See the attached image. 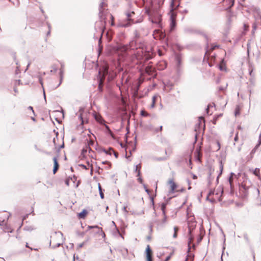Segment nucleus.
Masks as SVG:
<instances>
[{"label":"nucleus","mask_w":261,"mask_h":261,"mask_svg":"<svg viewBox=\"0 0 261 261\" xmlns=\"http://www.w3.org/2000/svg\"><path fill=\"white\" fill-rule=\"evenodd\" d=\"M179 1L180 0H172L170 4V11L169 14L170 15V28L171 31H172L176 27V13L174 12V10L179 7Z\"/></svg>","instance_id":"f257e3e1"},{"label":"nucleus","mask_w":261,"mask_h":261,"mask_svg":"<svg viewBox=\"0 0 261 261\" xmlns=\"http://www.w3.org/2000/svg\"><path fill=\"white\" fill-rule=\"evenodd\" d=\"M98 73L99 76L98 78V89L99 91H102L106 76L108 75V80L111 81L114 79V75H110V73L109 71V67L107 66H103L102 70L99 71Z\"/></svg>","instance_id":"f03ea898"},{"label":"nucleus","mask_w":261,"mask_h":261,"mask_svg":"<svg viewBox=\"0 0 261 261\" xmlns=\"http://www.w3.org/2000/svg\"><path fill=\"white\" fill-rule=\"evenodd\" d=\"M145 13L148 15L150 21L156 24H159L161 21V15L156 10L146 9Z\"/></svg>","instance_id":"7ed1b4c3"},{"label":"nucleus","mask_w":261,"mask_h":261,"mask_svg":"<svg viewBox=\"0 0 261 261\" xmlns=\"http://www.w3.org/2000/svg\"><path fill=\"white\" fill-rule=\"evenodd\" d=\"M215 193V195L217 196V198L219 201L221 200V197L223 193V189L222 187H218L217 189L215 191L211 190L208 194L207 197L212 195H214Z\"/></svg>","instance_id":"20e7f679"},{"label":"nucleus","mask_w":261,"mask_h":261,"mask_svg":"<svg viewBox=\"0 0 261 261\" xmlns=\"http://www.w3.org/2000/svg\"><path fill=\"white\" fill-rule=\"evenodd\" d=\"M105 5L104 2H102L100 3L99 5V18L100 19V21L102 22L104 21L105 22V19H106V15H105V12L104 10L102 9V7L103 5Z\"/></svg>","instance_id":"39448f33"},{"label":"nucleus","mask_w":261,"mask_h":261,"mask_svg":"<svg viewBox=\"0 0 261 261\" xmlns=\"http://www.w3.org/2000/svg\"><path fill=\"white\" fill-rule=\"evenodd\" d=\"M145 72L147 74L152 76L153 77H155L156 76V74L155 73V68H153L152 66H147L145 68Z\"/></svg>","instance_id":"423d86ee"},{"label":"nucleus","mask_w":261,"mask_h":261,"mask_svg":"<svg viewBox=\"0 0 261 261\" xmlns=\"http://www.w3.org/2000/svg\"><path fill=\"white\" fill-rule=\"evenodd\" d=\"M146 258L147 261H152V251L149 245H147L146 249Z\"/></svg>","instance_id":"0eeeda50"},{"label":"nucleus","mask_w":261,"mask_h":261,"mask_svg":"<svg viewBox=\"0 0 261 261\" xmlns=\"http://www.w3.org/2000/svg\"><path fill=\"white\" fill-rule=\"evenodd\" d=\"M53 161H54V163L53 173H54V174H55L57 172V171H58L59 166V164H58L57 159L56 157H54L53 158Z\"/></svg>","instance_id":"6e6552de"},{"label":"nucleus","mask_w":261,"mask_h":261,"mask_svg":"<svg viewBox=\"0 0 261 261\" xmlns=\"http://www.w3.org/2000/svg\"><path fill=\"white\" fill-rule=\"evenodd\" d=\"M117 49L122 52H125L128 49V46L126 45L120 44L118 46Z\"/></svg>","instance_id":"1a4fd4ad"},{"label":"nucleus","mask_w":261,"mask_h":261,"mask_svg":"<svg viewBox=\"0 0 261 261\" xmlns=\"http://www.w3.org/2000/svg\"><path fill=\"white\" fill-rule=\"evenodd\" d=\"M169 184L170 185L171 192L172 193L174 192V191H175V189L176 188V187H177L176 184L172 180H170L169 181Z\"/></svg>","instance_id":"9d476101"},{"label":"nucleus","mask_w":261,"mask_h":261,"mask_svg":"<svg viewBox=\"0 0 261 261\" xmlns=\"http://www.w3.org/2000/svg\"><path fill=\"white\" fill-rule=\"evenodd\" d=\"M94 118L95 120L98 121L100 124H103V122H105V120L102 119L101 116L99 115V114H95L94 115Z\"/></svg>","instance_id":"9b49d317"},{"label":"nucleus","mask_w":261,"mask_h":261,"mask_svg":"<svg viewBox=\"0 0 261 261\" xmlns=\"http://www.w3.org/2000/svg\"><path fill=\"white\" fill-rule=\"evenodd\" d=\"M196 154V159L198 160V161L200 162L201 161V158L202 156V153L200 152V149H196L195 151Z\"/></svg>","instance_id":"f8f14e48"},{"label":"nucleus","mask_w":261,"mask_h":261,"mask_svg":"<svg viewBox=\"0 0 261 261\" xmlns=\"http://www.w3.org/2000/svg\"><path fill=\"white\" fill-rule=\"evenodd\" d=\"M93 228H96L98 229L99 231H100V233L102 234L103 237H105V233L102 231V228L100 227H99L98 226H88V229H91Z\"/></svg>","instance_id":"ddd939ff"},{"label":"nucleus","mask_w":261,"mask_h":261,"mask_svg":"<svg viewBox=\"0 0 261 261\" xmlns=\"http://www.w3.org/2000/svg\"><path fill=\"white\" fill-rule=\"evenodd\" d=\"M63 68H64V65L63 64H61V68L60 69V82L56 88H57L58 87H59L61 83V82H62V80L63 79V71H64Z\"/></svg>","instance_id":"4468645a"},{"label":"nucleus","mask_w":261,"mask_h":261,"mask_svg":"<svg viewBox=\"0 0 261 261\" xmlns=\"http://www.w3.org/2000/svg\"><path fill=\"white\" fill-rule=\"evenodd\" d=\"M3 230L5 232H12L13 229L9 226L5 225L3 227Z\"/></svg>","instance_id":"2eb2a0df"},{"label":"nucleus","mask_w":261,"mask_h":261,"mask_svg":"<svg viewBox=\"0 0 261 261\" xmlns=\"http://www.w3.org/2000/svg\"><path fill=\"white\" fill-rule=\"evenodd\" d=\"M158 97V95H154L153 97H152V103L150 106V108H153L155 106V102H156V99Z\"/></svg>","instance_id":"dca6fc26"},{"label":"nucleus","mask_w":261,"mask_h":261,"mask_svg":"<svg viewBox=\"0 0 261 261\" xmlns=\"http://www.w3.org/2000/svg\"><path fill=\"white\" fill-rule=\"evenodd\" d=\"M98 191H99V195H100V198L101 199H103L104 198V194H103V193L102 192V188H101V187L100 186V184L99 183H98Z\"/></svg>","instance_id":"f3484780"},{"label":"nucleus","mask_w":261,"mask_h":261,"mask_svg":"<svg viewBox=\"0 0 261 261\" xmlns=\"http://www.w3.org/2000/svg\"><path fill=\"white\" fill-rule=\"evenodd\" d=\"M174 230V233L173 234V238L176 239L177 237V232L179 230V228L177 226H175L173 228Z\"/></svg>","instance_id":"a211bd4d"},{"label":"nucleus","mask_w":261,"mask_h":261,"mask_svg":"<svg viewBox=\"0 0 261 261\" xmlns=\"http://www.w3.org/2000/svg\"><path fill=\"white\" fill-rule=\"evenodd\" d=\"M219 69L221 71L226 70L225 64L224 63V59L222 60L221 64L219 65Z\"/></svg>","instance_id":"6ab92c4d"},{"label":"nucleus","mask_w":261,"mask_h":261,"mask_svg":"<svg viewBox=\"0 0 261 261\" xmlns=\"http://www.w3.org/2000/svg\"><path fill=\"white\" fill-rule=\"evenodd\" d=\"M189 233H190V237L189 238V241H188V246H189V248H188V250L189 251H190V244L193 242V238L191 236V231L190 230L189 231Z\"/></svg>","instance_id":"aec40b11"},{"label":"nucleus","mask_w":261,"mask_h":261,"mask_svg":"<svg viewBox=\"0 0 261 261\" xmlns=\"http://www.w3.org/2000/svg\"><path fill=\"white\" fill-rule=\"evenodd\" d=\"M87 214V211L85 210H84L82 212H81L79 214V216L80 218H84Z\"/></svg>","instance_id":"412c9836"},{"label":"nucleus","mask_w":261,"mask_h":261,"mask_svg":"<svg viewBox=\"0 0 261 261\" xmlns=\"http://www.w3.org/2000/svg\"><path fill=\"white\" fill-rule=\"evenodd\" d=\"M103 151L106 154L109 155H111L114 152V150L112 148H109L108 149H104Z\"/></svg>","instance_id":"4be33fe9"},{"label":"nucleus","mask_w":261,"mask_h":261,"mask_svg":"<svg viewBox=\"0 0 261 261\" xmlns=\"http://www.w3.org/2000/svg\"><path fill=\"white\" fill-rule=\"evenodd\" d=\"M225 3H228L229 8H231L234 4V0H223Z\"/></svg>","instance_id":"5701e85b"},{"label":"nucleus","mask_w":261,"mask_h":261,"mask_svg":"<svg viewBox=\"0 0 261 261\" xmlns=\"http://www.w3.org/2000/svg\"><path fill=\"white\" fill-rule=\"evenodd\" d=\"M233 175H234V174L233 173H231L229 177L228 178V181L229 182V184H230L231 187L232 186Z\"/></svg>","instance_id":"b1692460"},{"label":"nucleus","mask_w":261,"mask_h":261,"mask_svg":"<svg viewBox=\"0 0 261 261\" xmlns=\"http://www.w3.org/2000/svg\"><path fill=\"white\" fill-rule=\"evenodd\" d=\"M163 216L164 218L161 221V224L162 225H164V224H166L167 221V217L166 215V214H165V215H163Z\"/></svg>","instance_id":"393cba45"},{"label":"nucleus","mask_w":261,"mask_h":261,"mask_svg":"<svg viewBox=\"0 0 261 261\" xmlns=\"http://www.w3.org/2000/svg\"><path fill=\"white\" fill-rule=\"evenodd\" d=\"M166 207V204L164 203H163L161 205V210L162 211L163 215H165L166 214L165 209Z\"/></svg>","instance_id":"a878e982"},{"label":"nucleus","mask_w":261,"mask_h":261,"mask_svg":"<svg viewBox=\"0 0 261 261\" xmlns=\"http://www.w3.org/2000/svg\"><path fill=\"white\" fill-rule=\"evenodd\" d=\"M134 14H135V13L133 11L130 12V13H127L126 14V16H127V18L128 20H129V21H133V20H132L130 19V18L132 17V15H134Z\"/></svg>","instance_id":"bb28decb"},{"label":"nucleus","mask_w":261,"mask_h":261,"mask_svg":"<svg viewBox=\"0 0 261 261\" xmlns=\"http://www.w3.org/2000/svg\"><path fill=\"white\" fill-rule=\"evenodd\" d=\"M55 236L57 238H62L63 237V233L60 231L56 232L55 233Z\"/></svg>","instance_id":"cd10ccee"},{"label":"nucleus","mask_w":261,"mask_h":261,"mask_svg":"<svg viewBox=\"0 0 261 261\" xmlns=\"http://www.w3.org/2000/svg\"><path fill=\"white\" fill-rule=\"evenodd\" d=\"M260 143V142H259V143L258 144H257V145L255 146V147H254V148L251 150V153H250L251 154H253V153H254L255 152V151H256V149L258 148V147L259 146V145Z\"/></svg>","instance_id":"c85d7f7f"},{"label":"nucleus","mask_w":261,"mask_h":261,"mask_svg":"<svg viewBox=\"0 0 261 261\" xmlns=\"http://www.w3.org/2000/svg\"><path fill=\"white\" fill-rule=\"evenodd\" d=\"M259 172H260V170L258 168H255L254 169V170L253 171L254 174L257 176H259Z\"/></svg>","instance_id":"c756f323"},{"label":"nucleus","mask_w":261,"mask_h":261,"mask_svg":"<svg viewBox=\"0 0 261 261\" xmlns=\"http://www.w3.org/2000/svg\"><path fill=\"white\" fill-rule=\"evenodd\" d=\"M112 223H113V224H114L115 226H116L115 223L114 221H113ZM115 227H116V232L119 234V236H120L121 237H122L123 239V237L122 234L121 233V232L119 231V229L116 227V226H115Z\"/></svg>","instance_id":"7c9ffc66"},{"label":"nucleus","mask_w":261,"mask_h":261,"mask_svg":"<svg viewBox=\"0 0 261 261\" xmlns=\"http://www.w3.org/2000/svg\"><path fill=\"white\" fill-rule=\"evenodd\" d=\"M220 174H219V175L217 176V181H218V178H219V177L220 175L222 174V170H223V165H222V162L221 161V162H220Z\"/></svg>","instance_id":"2f4dec72"},{"label":"nucleus","mask_w":261,"mask_h":261,"mask_svg":"<svg viewBox=\"0 0 261 261\" xmlns=\"http://www.w3.org/2000/svg\"><path fill=\"white\" fill-rule=\"evenodd\" d=\"M145 57L146 60H148L152 58V55L148 53L145 55Z\"/></svg>","instance_id":"473e14b6"},{"label":"nucleus","mask_w":261,"mask_h":261,"mask_svg":"<svg viewBox=\"0 0 261 261\" xmlns=\"http://www.w3.org/2000/svg\"><path fill=\"white\" fill-rule=\"evenodd\" d=\"M141 115L142 116L146 117L149 115V114L145 111H141Z\"/></svg>","instance_id":"72a5a7b5"},{"label":"nucleus","mask_w":261,"mask_h":261,"mask_svg":"<svg viewBox=\"0 0 261 261\" xmlns=\"http://www.w3.org/2000/svg\"><path fill=\"white\" fill-rule=\"evenodd\" d=\"M165 86L170 88L171 89L172 87L173 86V84L171 83L168 82L165 84Z\"/></svg>","instance_id":"f704fd0d"},{"label":"nucleus","mask_w":261,"mask_h":261,"mask_svg":"<svg viewBox=\"0 0 261 261\" xmlns=\"http://www.w3.org/2000/svg\"><path fill=\"white\" fill-rule=\"evenodd\" d=\"M141 168V165L140 164L137 165L136 166L135 171L138 172L139 170H140Z\"/></svg>","instance_id":"c9c22d12"},{"label":"nucleus","mask_w":261,"mask_h":261,"mask_svg":"<svg viewBox=\"0 0 261 261\" xmlns=\"http://www.w3.org/2000/svg\"><path fill=\"white\" fill-rule=\"evenodd\" d=\"M62 244V243L61 242H58V243H57L56 244V245H54L52 246V248H56L57 247H59Z\"/></svg>","instance_id":"e433bc0d"},{"label":"nucleus","mask_w":261,"mask_h":261,"mask_svg":"<svg viewBox=\"0 0 261 261\" xmlns=\"http://www.w3.org/2000/svg\"><path fill=\"white\" fill-rule=\"evenodd\" d=\"M47 24L48 28L49 29V30H48L47 33V35H49L50 34V28H51V26H50V24L48 22H47Z\"/></svg>","instance_id":"4c0bfd02"},{"label":"nucleus","mask_w":261,"mask_h":261,"mask_svg":"<svg viewBox=\"0 0 261 261\" xmlns=\"http://www.w3.org/2000/svg\"><path fill=\"white\" fill-rule=\"evenodd\" d=\"M134 35H135V37H136V38L139 37V33L137 30L135 31Z\"/></svg>","instance_id":"58836bf2"},{"label":"nucleus","mask_w":261,"mask_h":261,"mask_svg":"<svg viewBox=\"0 0 261 261\" xmlns=\"http://www.w3.org/2000/svg\"><path fill=\"white\" fill-rule=\"evenodd\" d=\"M142 82H143V80H141L140 79L139 81L138 82V84L137 87V90H138V89H139L140 86Z\"/></svg>","instance_id":"ea45409f"},{"label":"nucleus","mask_w":261,"mask_h":261,"mask_svg":"<svg viewBox=\"0 0 261 261\" xmlns=\"http://www.w3.org/2000/svg\"><path fill=\"white\" fill-rule=\"evenodd\" d=\"M28 109L30 111H31L32 113L33 114V115H35V113H34V111L33 110V107H31V106H29L28 108Z\"/></svg>","instance_id":"a19ab883"},{"label":"nucleus","mask_w":261,"mask_h":261,"mask_svg":"<svg viewBox=\"0 0 261 261\" xmlns=\"http://www.w3.org/2000/svg\"><path fill=\"white\" fill-rule=\"evenodd\" d=\"M239 139L238 137V132L236 134L235 137L234 138V140L235 142H237Z\"/></svg>","instance_id":"79ce46f5"},{"label":"nucleus","mask_w":261,"mask_h":261,"mask_svg":"<svg viewBox=\"0 0 261 261\" xmlns=\"http://www.w3.org/2000/svg\"><path fill=\"white\" fill-rule=\"evenodd\" d=\"M39 83L40 84L42 85V86L43 87V81H42V79L41 76H39Z\"/></svg>","instance_id":"37998d69"},{"label":"nucleus","mask_w":261,"mask_h":261,"mask_svg":"<svg viewBox=\"0 0 261 261\" xmlns=\"http://www.w3.org/2000/svg\"><path fill=\"white\" fill-rule=\"evenodd\" d=\"M143 186L145 190V191L148 194L149 193V190L147 188L145 184H143Z\"/></svg>","instance_id":"c03bdc74"},{"label":"nucleus","mask_w":261,"mask_h":261,"mask_svg":"<svg viewBox=\"0 0 261 261\" xmlns=\"http://www.w3.org/2000/svg\"><path fill=\"white\" fill-rule=\"evenodd\" d=\"M138 181L141 184H143V179L140 177H139L138 179H137Z\"/></svg>","instance_id":"a18cd8bd"},{"label":"nucleus","mask_w":261,"mask_h":261,"mask_svg":"<svg viewBox=\"0 0 261 261\" xmlns=\"http://www.w3.org/2000/svg\"><path fill=\"white\" fill-rule=\"evenodd\" d=\"M87 149H86V148H83V149H82V153L83 154H84L85 153H86L87 152Z\"/></svg>","instance_id":"49530a36"},{"label":"nucleus","mask_w":261,"mask_h":261,"mask_svg":"<svg viewBox=\"0 0 261 261\" xmlns=\"http://www.w3.org/2000/svg\"><path fill=\"white\" fill-rule=\"evenodd\" d=\"M84 244H85V242H83V243L79 244L78 246L79 248H82L84 246Z\"/></svg>","instance_id":"de8ad7c7"},{"label":"nucleus","mask_w":261,"mask_h":261,"mask_svg":"<svg viewBox=\"0 0 261 261\" xmlns=\"http://www.w3.org/2000/svg\"><path fill=\"white\" fill-rule=\"evenodd\" d=\"M211 107V105H209L208 106H207V108H206V113L207 114H208V113H209V109Z\"/></svg>","instance_id":"09e8293b"},{"label":"nucleus","mask_w":261,"mask_h":261,"mask_svg":"<svg viewBox=\"0 0 261 261\" xmlns=\"http://www.w3.org/2000/svg\"><path fill=\"white\" fill-rule=\"evenodd\" d=\"M106 126L107 128L108 129V130H109V132H110L111 135L113 137V134H112V132L111 131V130L110 129L109 127L107 125H106Z\"/></svg>","instance_id":"8fccbe9b"},{"label":"nucleus","mask_w":261,"mask_h":261,"mask_svg":"<svg viewBox=\"0 0 261 261\" xmlns=\"http://www.w3.org/2000/svg\"><path fill=\"white\" fill-rule=\"evenodd\" d=\"M113 153L116 158H117L118 157V153L117 152L114 151Z\"/></svg>","instance_id":"3c124183"},{"label":"nucleus","mask_w":261,"mask_h":261,"mask_svg":"<svg viewBox=\"0 0 261 261\" xmlns=\"http://www.w3.org/2000/svg\"><path fill=\"white\" fill-rule=\"evenodd\" d=\"M129 23H127L126 24H122V26L123 27H127L129 25Z\"/></svg>","instance_id":"603ef678"},{"label":"nucleus","mask_w":261,"mask_h":261,"mask_svg":"<svg viewBox=\"0 0 261 261\" xmlns=\"http://www.w3.org/2000/svg\"><path fill=\"white\" fill-rule=\"evenodd\" d=\"M123 210L124 212H125L126 213H128V211H127L126 210V206H124L123 207Z\"/></svg>","instance_id":"864d4df0"},{"label":"nucleus","mask_w":261,"mask_h":261,"mask_svg":"<svg viewBox=\"0 0 261 261\" xmlns=\"http://www.w3.org/2000/svg\"><path fill=\"white\" fill-rule=\"evenodd\" d=\"M250 48V43L249 42H248L247 43V50H248V52H249Z\"/></svg>","instance_id":"5fc2aeb1"},{"label":"nucleus","mask_w":261,"mask_h":261,"mask_svg":"<svg viewBox=\"0 0 261 261\" xmlns=\"http://www.w3.org/2000/svg\"><path fill=\"white\" fill-rule=\"evenodd\" d=\"M162 128H163L162 126H161L159 127V129H156L155 130V131H156V132H158V131H161V130H162Z\"/></svg>","instance_id":"6e6d98bb"},{"label":"nucleus","mask_w":261,"mask_h":261,"mask_svg":"<svg viewBox=\"0 0 261 261\" xmlns=\"http://www.w3.org/2000/svg\"><path fill=\"white\" fill-rule=\"evenodd\" d=\"M192 177L194 179H195L197 178V176L194 174L192 173Z\"/></svg>","instance_id":"4d7b16f0"},{"label":"nucleus","mask_w":261,"mask_h":261,"mask_svg":"<svg viewBox=\"0 0 261 261\" xmlns=\"http://www.w3.org/2000/svg\"><path fill=\"white\" fill-rule=\"evenodd\" d=\"M5 224V220L2 221L0 222V225L3 226Z\"/></svg>","instance_id":"13d9d810"},{"label":"nucleus","mask_w":261,"mask_h":261,"mask_svg":"<svg viewBox=\"0 0 261 261\" xmlns=\"http://www.w3.org/2000/svg\"><path fill=\"white\" fill-rule=\"evenodd\" d=\"M137 172V176H138V177H139V176H140V174H141V171H140V170H138V172Z\"/></svg>","instance_id":"bf43d9fd"},{"label":"nucleus","mask_w":261,"mask_h":261,"mask_svg":"<svg viewBox=\"0 0 261 261\" xmlns=\"http://www.w3.org/2000/svg\"><path fill=\"white\" fill-rule=\"evenodd\" d=\"M80 166L82 167L84 169H87L86 166L85 165H84L82 164V165H80Z\"/></svg>","instance_id":"052dcab7"},{"label":"nucleus","mask_w":261,"mask_h":261,"mask_svg":"<svg viewBox=\"0 0 261 261\" xmlns=\"http://www.w3.org/2000/svg\"><path fill=\"white\" fill-rule=\"evenodd\" d=\"M170 259V256H168L166 257V259L164 261H168Z\"/></svg>","instance_id":"680f3d73"},{"label":"nucleus","mask_w":261,"mask_h":261,"mask_svg":"<svg viewBox=\"0 0 261 261\" xmlns=\"http://www.w3.org/2000/svg\"><path fill=\"white\" fill-rule=\"evenodd\" d=\"M69 180H68V179H67V180H65V184H66L67 186H68V185H69Z\"/></svg>","instance_id":"e2e57ef3"},{"label":"nucleus","mask_w":261,"mask_h":261,"mask_svg":"<svg viewBox=\"0 0 261 261\" xmlns=\"http://www.w3.org/2000/svg\"><path fill=\"white\" fill-rule=\"evenodd\" d=\"M239 114V112L236 110V112H235V115L237 116Z\"/></svg>","instance_id":"0e129e2a"},{"label":"nucleus","mask_w":261,"mask_h":261,"mask_svg":"<svg viewBox=\"0 0 261 261\" xmlns=\"http://www.w3.org/2000/svg\"><path fill=\"white\" fill-rule=\"evenodd\" d=\"M75 259H79V257L77 256H75V255H74V256H73V260H74Z\"/></svg>","instance_id":"69168bd1"},{"label":"nucleus","mask_w":261,"mask_h":261,"mask_svg":"<svg viewBox=\"0 0 261 261\" xmlns=\"http://www.w3.org/2000/svg\"><path fill=\"white\" fill-rule=\"evenodd\" d=\"M217 145H218V149H219L220 148V143L218 142H217Z\"/></svg>","instance_id":"338daca9"},{"label":"nucleus","mask_w":261,"mask_h":261,"mask_svg":"<svg viewBox=\"0 0 261 261\" xmlns=\"http://www.w3.org/2000/svg\"><path fill=\"white\" fill-rule=\"evenodd\" d=\"M255 190L256 191V192H257V194L259 195V191L258 189L257 188H255Z\"/></svg>","instance_id":"774afa93"}]
</instances>
